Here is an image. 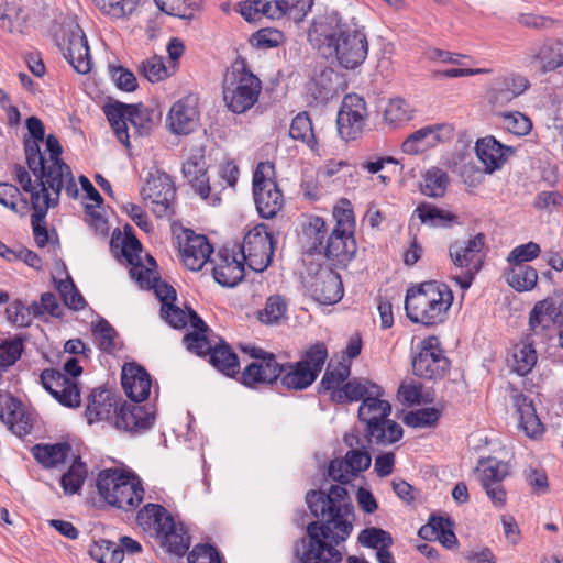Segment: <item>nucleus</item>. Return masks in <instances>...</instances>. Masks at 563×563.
<instances>
[{
	"label": "nucleus",
	"instance_id": "nucleus-58",
	"mask_svg": "<svg viewBox=\"0 0 563 563\" xmlns=\"http://www.w3.org/2000/svg\"><path fill=\"white\" fill-rule=\"evenodd\" d=\"M358 542L363 547L376 549L380 551V549L389 548L393 544L391 534L380 528H366L363 529L358 534Z\"/></svg>",
	"mask_w": 563,
	"mask_h": 563
},
{
	"label": "nucleus",
	"instance_id": "nucleus-20",
	"mask_svg": "<svg viewBox=\"0 0 563 563\" xmlns=\"http://www.w3.org/2000/svg\"><path fill=\"white\" fill-rule=\"evenodd\" d=\"M454 136V129L450 124H435L424 126L410 134L402 143L401 150L407 154H418L424 148L438 143L450 142Z\"/></svg>",
	"mask_w": 563,
	"mask_h": 563
},
{
	"label": "nucleus",
	"instance_id": "nucleus-38",
	"mask_svg": "<svg viewBox=\"0 0 563 563\" xmlns=\"http://www.w3.org/2000/svg\"><path fill=\"white\" fill-rule=\"evenodd\" d=\"M338 74L331 67H322L318 74L308 82V93L317 102H325L334 92V81Z\"/></svg>",
	"mask_w": 563,
	"mask_h": 563
},
{
	"label": "nucleus",
	"instance_id": "nucleus-30",
	"mask_svg": "<svg viewBox=\"0 0 563 563\" xmlns=\"http://www.w3.org/2000/svg\"><path fill=\"white\" fill-rule=\"evenodd\" d=\"M475 150L487 173L499 169L512 153V147L503 145L494 136L478 140Z\"/></svg>",
	"mask_w": 563,
	"mask_h": 563
},
{
	"label": "nucleus",
	"instance_id": "nucleus-36",
	"mask_svg": "<svg viewBox=\"0 0 563 563\" xmlns=\"http://www.w3.org/2000/svg\"><path fill=\"white\" fill-rule=\"evenodd\" d=\"M531 64H537L542 73L563 66V42L551 41L542 44L530 55Z\"/></svg>",
	"mask_w": 563,
	"mask_h": 563
},
{
	"label": "nucleus",
	"instance_id": "nucleus-57",
	"mask_svg": "<svg viewBox=\"0 0 563 563\" xmlns=\"http://www.w3.org/2000/svg\"><path fill=\"white\" fill-rule=\"evenodd\" d=\"M86 477V465L80 461H75L60 479L65 494L71 495L77 493L81 488Z\"/></svg>",
	"mask_w": 563,
	"mask_h": 563
},
{
	"label": "nucleus",
	"instance_id": "nucleus-28",
	"mask_svg": "<svg viewBox=\"0 0 563 563\" xmlns=\"http://www.w3.org/2000/svg\"><path fill=\"white\" fill-rule=\"evenodd\" d=\"M0 419L18 437L30 434L33 422L20 401L13 397H4L0 400Z\"/></svg>",
	"mask_w": 563,
	"mask_h": 563
},
{
	"label": "nucleus",
	"instance_id": "nucleus-47",
	"mask_svg": "<svg viewBox=\"0 0 563 563\" xmlns=\"http://www.w3.org/2000/svg\"><path fill=\"white\" fill-rule=\"evenodd\" d=\"M313 5V0H277L273 4L272 19L289 15L294 21L300 22Z\"/></svg>",
	"mask_w": 563,
	"mask_h": 563
},
{
	"label": "nucleus",
	"instance_id": "nucleus-46",
	"mask_svg": "<svg viewBox=\"0 0 563 563\" xmlns=\"http://www.w3.org/2000/svg\"><path fill=\"white\" fill-rule=\"evenodd\" d=\"M413 108L404 99H391L384 109V121L393 129H397L413 118Z\"/></svg>",
	"mask_w": 563,
	"mask_h": 563
},
{
	"label": "nucleus",
	"instance_id": "nucleus-32",
	"mask_svg": "<svg viewBox=\"0 0 563 563\" xmlns=\"http://www.w3.org/2000/svg\"><path fill=\"white\" fill-rule=\"evenodd\" d=\"M325 221L320 217H310L303 224L300 233L302 250L310 255H320L328 238Z\"/></svg>",
	"mask_w": 563,
	"mask_h": 563
},
{
	"label": "nucleus",
	"instance_id": "nucleus-29",
	"mask_svg": "<svg viewBox=\"0 0 563 563\" xmlns=\"http://www.w3.org/2000/svg\"><path fill=\"white\" fill-rule=\"evenodd\" d=\"M311 292L313 298L322 305L336 303L343 296L340 275L331 269L320 272L311 285Z\"/></svg>",
	"mask_w": 563,
	"mask_h": 563
},
{
	"label": "nucleus",
	"instance_id": "nucleus-39",
	"mask_svg": "<svg viewBox=\"0 0 563 563\" xmlns=\"http://www.w3.org/2000/svg\"><path fill=\"white\" fill-rule=\"evenodd\" d=\"M71 448L68 443L36 444L32 448L35 460L44 467H55L64 464Z\"/></svg>",
	"mask_w": 563,
	"mask_h": 563
},
{
	"label": "nucleus",
	"instance_id": "nucleus-56",
	"mask_svg": "<svg viewBox=\"0 0 563 563\" xmlns=\"http://www.w3.org/2000/svg\"><path fill=\"white\" fill-rule=\"evenodd\" d=\"M499 115L503 126L517 136H525L529 134L532 129L530 118L519 111L501 112Z\"/></svg>",
	"mask_w": 563,
	"mask_h": 563
},
{
	"label": "nucleus",
	"instance_id": "nucleus-3",
	"mask_svg": "<svg viewBox=\"0 0 563 563\" xmlns=\"http://www.w3.org/2000/svg\"><path fill=\"white\" fill-rule=\"evenodd\" d=\"M452 302L453 294L445 284L427 282L407 290L405 310L411 322L434 327L445 321Z\"/></svg>",
	"mask_w": 563,
	"mask_h": 563
},
{
	"label": "nucleus",
	"instance_id": "nucleus-6",
	"mask_svg": "<svg viewBox=\"0 0 563 563\" xmlns=\"http://www.w3.org/2000/svg\"><path fill=\"white\" fill-rule=\"evenodd\" d=\"M97 488L109 505L126 511L143 500L144 489L141 483L117 470L102 471L98 476Z\"/></svg>",
	"mask_w": 563,
	"mask_h": 563
},
{
	"label": "nucleus",
	"instance_id": "nucleus-33",
	"mask_svg": "<svg viewBox=\"0 0 563 563\" xmlns=\"http://www.w3.org/2000/svg\"><path fill=\"white\" fill-rule=\"evenodd\" d=\"M538 355L530 336L515 344L507 357V365L519 376L529 374L537 364Z\"/></svg>",
	"mask_w": 563,
	"mask_h": 563
},
{
	"label": "nucleus",
	"instance_id": "nucleus-14",
	"mask_svg": "<svg viewBox=\"0 0 563 563\" xmlns=\"http://www.w3.org/2000/svg\"><path fill=\"white\" fill-rule=\"evenodd\" d=\"M207 169L205 148L201 146L191 148L188 157L183 163V175L190 187L203 200L210 206H218L221 202V198L218 194H211Z\"/></svg>",
	"mask_w": 563,
	"mask_h": 563
},
{
	"label": "nucleus",
	"instance_id": "nucleus-26",
	"mask_svg": "<svg viewBox=\"0 0 563 563\" xmlns=\"http://www.w3.org/2000/svg\"><path fill=\"white\" fill-rule=\"evenodd\" d=\"M511 400L516 409L518 429L531 439L541 435L543 433V426L537 415L532 400L518 390H514Z\"/></svg>",
	"mask_w": 563,
	"mask_h": 563
},
{
	"label": "nucleus",
	"instance_id": "nucleus-21",
	"mask_svg": "<svg viewBox=\"0 0 563 563\" xmlns=\"http://www.w3.org/2000/svg\"><path fill=\"white\" fill-rule=\"evenodd\" d=\"M213 249L205 235L185 231L179 240V252L184 265L194 272L200 271L208 262Z\"/></svg>",
	"mask_w": 563,
	"mask_h": 563
},
{
	"label": "nucleus",
	"instance_id": "nucleus-52",
	"mask_svg": "<svg viewBox=\"0 0 563 563\" xmlns=\"http://www.w3.org/2000/svg\"><path fill=\"white\" fill-rule=\"evenodd\" d=\"M200 7V0H164L157 8L166 14L180 19H191Z\"/></svg>",
	"mask_w": 563,
	"mask_h": 563
},
{
	"label": "nucleus",
	"instance_id": "nucleus-45",
	"mask_svg": "<svg viewBox=\"0 0 563 563\" xmlns=\"http://www.w3.org/2000/svg\"><path fill=\"white\" fill-rule=\"evenodd\" d=\"M159 538L168 552L179 556L184 555L190 547L187 531L183 525H177L175 521L170 523V528L168 527Z\"/></svg>",
	"mask_w": 563,
	"mask_h": 563
},
{
	"label": "nucleus",
	"instance_id": "nucleus-16",
	"mask_svg": "<svg viewBox=\"0 0 563 563\" xmlns=\"http://www.w3.org/2000/svg\"><path fill=\"white\" fill-rule=\"evenodd\" d=\"M529 87L527 77L516 73L503 74L492 79L486 100L493 108H503L523 95Z\"/></svg>",
	"mask_w": 563,
	"mask_h": 563
},
{
	"label": "nucleus",
	"instance_id": "nucleus-9",
	"mask_svg": "<svg viewBox=\"0 0 563 563\" xmlns=\"http://www.w3.org/2000/svg\"><path fill=\"white\" fill-rule=\"evenodd\" d=\"M484 245L485 235L478 233L467 241H455L449 246V255L453 265L462 269V273L455 275L453 280L464 290L471 287L475 275L482 268Z\"/></svg>",
	"mask_w": 563,
	"mask_h": 563
},
{
	"label": "nucleus",
	"instance_id": "nucleus-35",
	"mask_svg": "<svg viewBox=\"0 0 563 563\" xmlns=\"http://www.w3.org/2000/svg\"><path fill=\"white\" fill-rule=\"evenodd\" d=\"M30 194V203L33 209L31 216V223L33 228V234L36 244L40 247L46 245L48 241V233L45 225V218L48 209L56 207L55 196L53 198L47 197L46 200H41L37 192Z\"/></svg>",
	"mask_w": 563,
	"mask_h": 563
},
{
	"label": "nucleus",
	"instance_id": "nucleus-12",
	"mask_svg": "<svg viewBox=\"0 0 563 563\" xmlns=\"http://www.w3.org/2000/svg\"><path fill=\"white\" fill-rule=\"evenodd\" d=\"M450 368L438 338L429 336L421 341L419 352L412 358V371L416 376L426 379L442 378Z\"/></svg>",
	"mask_w": 563,
	"mask_h": 563
},
{
	"label": "nucleus",
	"instance_id": "nucleus-63",
	"mask_svg": "<svg viewBox=\"0 0 563 563\" xmlns=\"http://www.w3.org/2000/svg\"><path fill=\"white\" fill-rule=\"evenodd\" d=\"M333 218L335 219V227L333 230H339L353 234L355 220L351 202L346 199H341L333 208Z\"/></svg>",
	"mask_w": 563,
	"mask_h": 563
},
{
	"label": "nucleus",
	"instance_id": "nucleus-54",
	"mask_svg": "<svg viewBox=\"0 0 563 563\" xmlns=\"http://www.w3.org/2000/svg\"><path fill=\"white\" fill-rule=\"evenodd\" d=\"M422 192L426 196L442 197L446 189L448 175L440 168H431L424 174Z\"/></svg>",
	"mask_w": 563,
	"mask_h": 563
},
{
	"label": "nucleus",
	"instance_id": "nucleus-2",
	"mask_svg": "<svg viewBox=\"0 0 563 563\" xmlns=\"http://www.w3.org/2000/svg\"><path fill=\"white\" fill-rule=\"evenodd\" d=\"M319 53L345 69L361 66L368 54V42L362 30L335 21L329 32L318 38Z\"/></svg>",
	"mask_w": 563,
	"mask_h": 563
},
{
	"label": "nucleus",
	"instance_id": "nucleus-62",
	"mask_svg": "<svg viewBox=\"0 0 563 563\" xmlns=\"http://www.w3.org/2000/svg\"><path fill=\"white\" fill-rule=\"evenodd\" d=\"M441 417V411L437 408H422L410 411L404 418L407 426L412 428H430L433 427Z\"/></svg>",
	"mask_w": 563,
	"mask_h": 563
},
{
	"label": "nucleus",
	"instance_id": "nucleus-61",
	"mask_svg": "<svg viewBox=\"0 0 563 563\" xmlns=\"http://www.w3.org/2000/svg\"><path fill=\"white\" fill-rule=\"evenodd\" d=\"M29 314L33 317H42L48 313L52 317L58 318L62 316L63 308L60 307L57 297L52 292H44L41 296V301H33L27 307Z\"/></svg>",
	"mask_w": 563,
	"mask_h": 563
},
{
	"label": "nucleus",
	"instance_id": "nucleus-7",
	"mask_svg": "<svg viewBox=\"0 0 563 563\" xmlns=\"http://www.w3.org/2000/svg\"><path fill=\"white\" fill-rule=\"evenodd\" d=\"M327 357V346L323 343H317L306 351L300 361L280 364L278 379L287 389L303 390L317 379Z\"/></svg>",
	"mask_w": 563,
	"mask_h": 563
},
{
	"label": "nucleus",
	"instance_id": "nucleus-1",
	"mask_svg": "<svg viewBox=\"0 0 563 563\" xmlns=\"http://www.w3.org/2000/svg\"><path fill=\"white\" fill-rule=\"evenodd\" d=\"M306 503L316 521L307 526V538L296 549L300 563H340L336 547L353 531L354 506L346 488L331 485L328 490H309Z\"/></svg>",
	"mask_w": 563,
	"mask_h": 563
},
{
	"label": "nucleus",
	"instance_id": "nucleus-37",
	"mask_svg": "<svg viewBox=\"0 0 563 563\" xmlns=\"http://www.w3.org/2000/svg\"><path fill=\"white\" fill-rule=\"evenodd\" d=\"M129 111H133L130 104L121 102L111 103L104 107L107 119L113 129L118 140L126 147L130 146V135L128 132Z\"/></svg>",
	"mask_w": 563,
	"mask_h": 563
},
{
	"label": "nucleus",
	"instance_id": "nucleus-15",
	"mask_svg": "<svg viewBox=\"0 0 563 563\" xmlns=\"http://www.w3.org/2000/svg\"><path fill=\"white\" fill-rule=\"evenodd\" d=\"M366 119L367 110L364 99L355 93L346 95L336 118L339 134L346 141L357 139L363 132Z\"/></svg>",
	"mask_w": 563,
	"mask_h": 563
},
{
	"label": "nucleus",
	"instance_id": "nucleus-44",
	"mask_svg": "<svg viewBox=\"0 0 563 563\" xmlns=\"http://www.w3.org/2000/svg\"><path fill=\"white\" fill-rule=\"evenodd\" d=\"M40 142L41 141L37 140H24L26 163L35 177V181L33 184L41 183V180H43L47 174L48 163L47 158L41 152Z\"/></svg>",
	"mask_w": 563,
	"mask_h": 563
},
{
	"label": "nucleus",
	"instance_id": "nucleus-53",
	"mask_svg": "<svg viewBox=\"0 0 563 563\" xmlns=\"http://www.w3.org/2000/svg\"><path fill=\"white\" fill-rule=\"evenodd\" d=\"M95 5L106 15L120 19L131 14L140 0H92Z\"/></svg>",
	"mask_w": 563,
	"mask_h": 563
},
{
	"label": "nucleus",
	"instance_id": "nucleus-55",
	"mask_svg": "<svg viewBox=\"0 0 563 563\" xmlns=\"http://www.w3.org/2000/svg\"><path fill=\"white\" fill-rule=\"evenodd\" d=\"M90 555L100 563H121L123 550L109 540H101L90 549Z\"/></svg>",
	"mask_w": 563,
	"mask_h": 563
},
{
	"label": "nucleus",
	"instance_id": "nucleus-27",
	"mask_svg": "<svg viewBox=\"0 0 563 563\" xmlns=\"http://www.w3.org/2000/svg\"><path fill=\"white\" fill-rule=\"evenodd\" d=\"M121 384L126 396L134 402L145 400L151 390V377L140 365L126 364L122 368Z\"/></svg>",
	"mask_w": 563,
	"mask_h": 563
},
{
	"label": "nucleus",
	"instance_id": "nucleus-4",
	"mask_svg": "<svg viewBox=\"0 0 563 563\" xmlns=\"http://www.w3.org/2000/svg\"><path fill=\"white\" fill-rule=\"evenodd\" d=\"M384 391L378 387L369 391L358 408V418L366 424L365 432L369 441L379 445H388L402 438L404 430L399 423L389 420L391 405L383 399Z\"/></svg>",
	"mask_w": 563,
	"mask_h": 563
},
{
	"label": "nucleus",
	"instance_id": "nucleus-17",
	"mask_svg": "<svg viewBox=\"0 0 563 563\" xmlns=\"http://www.w3.org/2000/svg\"><path fill=\"white\" fill-rule=\"evenodd\" d=\"M142 194L143 199L158 218L174 214L173 203L176 190L172 179L167 175H158L147 179Z\"/></svg>",
	"mask_w": 563,
	"mask_h": 563
},
{
	"label": "nucleus",
	"instance_id": "nucleus-51",
	"mask_svg": "<svg viewBox=\"0 0 563 563\" xmlns=\"http://www.w3.org/2000/svg\"><path fill=\"white\" fill-rule=\"evenodd\" d=\"M140 71L148 81L158 82L175 74L176 64L166 66L163 57L155 55L141 63Z\"/></svg>",
	"mask_w": 563,
	"mask_h": 563
},
{
	"label": "nucleus",
	"instance_id": "nucleus-59",
	"mask_svg": "<svg viewBox=\"0 0 563 563\" xmlns=\"http://www.w3.org/2000/svg\"><path fill=\"white\" fill-rule=\"evenodd\" d=\"M351 364L349 362H340L338 365H328L327 371L322 377L321 386L325 390H336L341 388V384L350 376Z\"/></svg>",
	"mask_w": 563,
	"mask_h": 563
},
{
	"label": "nucleus",
	"instance_id": "nucleus-60",
	"mask_svg": "<svg viewBox=\"0 0 563 563\" xmlns=\"http://www.w3.org/2000/svg\"><path fill=\"white\" fill-rule=\"evenodd\" d=\"M273 4L265 0H244L239 3V12L247 22H254L266 15L272 18Z\"/></svg>",
	"mask_w": 563,
	"mask_h": 563
},
{
	"label": "nucleus",
	"instance_id": "nucleus-5",
	"mask_svg": "<svg viewBox=\"0 0 563 563\" xmlns=\"http://www.w3.org/2000/svg\"><path fill=\"white\" fill-rule=\"evenodd\" d=\"M262 82L247 69L244 60H235L223 79V101L233 113H244L258 100Z\"/></svg>",
	"mask_w": 563,
	"mask_h": 563
},
{
	"label": "nucleus",
	"instance_id": "nucleus-31",
	"mask_svg": "<svg viewBox=\"0 0 563 563\" xmlns=\"http://www.w3.org/2000/svg\"><path fill=\"white\" fill-rule=\"evenodd\" d=\"M117 406L118 400L110 389H95L88 397L85 411L88 423L92 424L98 421L108 420Z\"/></svg>",
	"mask_w": 563,
	"mask_h": 563
},
{
	"label": "nucleus",
	"instance_id": "nucleus-13",
	"mask_svg": "<svg viewBox=\"0 0 563 563\" xmlns=\"http://www.w3.org/2000/svg\"><path fill=\"white\" fill-rule=\"evenodd\" d=\"M244 352L254 358L242 373V383L247 387L257 384H273L280 376V363L273 353L261 347L245 346Z\"/></svg>",
	"mask_w": 563,
	"mask_h": 563
},
{
	"label": "nucleus",
	"instance_id": "nucleus-19",
	"mask_svg": "<svg viewBox=\"0 0 563 563\" xmlns=\"http://www.w3.org/2000/svg\"><path fill=\"white\" fill-rule=\"evenodd\" d=\"M43 387L63 406L76 408L80 405V390L73 378L58 369H44L40 376Z\"/></svg>",
	"mask_w": 563,
	"mask_h": 563
},
{
	"label": "nucleus",
	"instance_id": "nucleus-18",
	"mask_svg": "<svg viewBox=\"0 0 563 563\" xmlns=\"http://www.w3.org/2000/svg\"><path fill=\"white\" fill-rule=\"evenodd\" d=\"M166 124L174 134L194 132L199 124L198 97L188 95L176 101L167 114Z\"/></svg>",
	"mask_w": 563,
	"mask_h": 563
},
{
	"label": "nucleus",
	"instance_id": "nucleus-10",
	"mask_svg": "<svg viewBox=\"0 0 563 563\" xmlns=\"http://www.w3.org/2000/svg\"><path fill=\"white\" fill-rule=\"evenodd\" d=\"M274 165L262 162L253 175V195L256 209L262 218H274L284 206V196L273 180Z\"/></svg>",
	"mask_w": 563,
	"mask_h": 563
},
{
	"label": "nucleus",
	"instance_id": "nucleus-64",
	"mask_svg": "<svg viewBox=\"0 0 563 563\" xmlns=\"http://www.w3.org/2000/svg\"><path fill=\"white\" fill-rule=\"evenodd\" d=\"M0 203L14 211L27 209V200L20 189L8 183H0Z\"/></svg>",
	"mask_w": 563,
	"mask_h": 563
},
{
	"label": "nucleus",
	"instance_id": "nucleus-50",
	"mask_svg": "<svg viewBox=\"0 0 563 563\" xmlns=\"http://www.w3.org/2000/svg\"><path fill=\"white\" fill-rule=\"evenodd\" d=\"M537 269L528 265H512L507 274L508 284L517 291H527L536 287Z\"/></svg>",
	"mask_w": 563,
	"mask_h": 563
},
{
	"label": "nucleus",
	"instance_id": "nucleus-43",
	"mask_svg": "<svg viewBox=\"0 0 563 563\" xmlns=\"http://www.w3.org/2000/svg\"><path fill=\"white\" fill-rule=\"evenodd\" d=\"M288 302L280 295H272L265 306L258 311V320L264 324H280L287 320Z\"/></svg>",
	"mask_w": 563,
	"mask_h": 563
},
{
	"label": "nucleus",
	"instance_id": "nucleus-8",
	"mask_svg": "<svg viewBox=\"0 0 563 563\" xmlns=\"http://www.w3.org/2000/svg\"><path fill=\"white\" fill-rule=\"evenodd\" d=\"M15 179L25 192H37L41 200L54 196L56 206L59 202L60 191L64 188L71 198H77L78 188L69 166L55 167L47 172L46 177L41 183L33 184L30 173L20 165L14 166Z\"/></svg>",
	"mask_w": 563,
	"mask_h": 563
},
{
	"label": "nucleus",
	"instance_id": "nucleus-24",
	"mask_svg": "<svg viewBox=\"0 0 563 563\" xmlns=\"http://www.w3.org/2000/svg\"><path fill=\"white\" fill-rule=\"evenodd\" d=\"M214 280L224 287L236 286L244 277V262L238 258L235 251H219L212 268Z\"/></svg>",
	"mask_w": 563,
	"mask_h": 563
},
{
	"label": "nucleus",
	"instance_id": "nucleus-42",
	"mask_svg": "<svg viewBox=\"0 0 563 563\" xmlns=\"http://www.w3.org/2000/svg\"><path fill=\"white\" fill-rule=\"evenodd\" d=\"M560 311L556 310V305L552 299H545L534 305L530 312L529 324L533 331L538 327L545 329L551 323H561Z\"/></svg>",
	"mask_w": 563,
	"mask_h": 563
},
{
	"label": "nucleus",
	"instance_id": "nucleus-23",
	"mask_svg": "<svg viewBox=\"0 0 563 563\" xmlns=\"http://www.w3.org/2000/svg\"><path fill=\"white\" fill-rule=\"evenodd\" d=\"M355 252L356 242L353 234L344 230H332L320 255H323L333 266H346Z\"/></svg>",
	"mask_w": 563,
	"mask_h": 563
},
{
	"label": "nucleus",
	"instance_id": "nucleus-41",
	"mask_svg": "<svg viewBox=\"0 0 563 563\" xmlns=\"http://www.w3.org/2000/svg\"><path fill=\"white\" fill-rule=\"evenodd\" d=\"M475 471L482 485L501 483L510 474V465L489 456L481 459Z\"/></svg>",
	"mask_w": 563,
	"mask_h": 563
},
{
	"label": "nucleus",
	"instance_id": "nucleus-34",
	"mask_svg": "<svg viewBox=\"0 0 563 563\" xmlns=\"http://www.w3.org/2000/svg\"><path fill=\"white\" fill-rule=\"evenodd\" d=\"M137 523L153 536L161 537L174 521L172 515L161 505L147 504L137 512Z\"/></svg>",
	"mask_w": 563,
	"mask_h": 563
},
{
	"label": "nucleus",
	"instance_id": "nucleus-25",
	"mask_svg": "<svg viewBox=\"0 0 563 563\" xmlns=\"http://www.w3.org/2000/svg\"><path fill=\"white\" fill-rule=\"evenodd\" d=\"M64 55L77 73L86 75L91 70L90 48L85 33L78 24L70 29L67 51Z\"/></svg>",
	"mask_w": 563,
	"mask_h": 563
},
{
	"label": "nucleus",
	"instance_id": "nucleus-49",
	"mask_svg": "<svg viewBox=\"0 0 563 563\" xmlns=\"http://www.w3.org/2000/svg\"><path fill=\"white\" fill-rule=\"evenodd\" d=\"M289 135L295 140L306 143L312 151H316L318 147L312 122L307 112H300L292 119Z\"/></svg>",
	"mask_w": 563,
	"mask_h": 563
},
{
	"label": "nucleus",
	"instance_id": "nucleus-11",
	"mask_svg": "<svg viewBox=\"0 0 563 563\" xmlns=\"http://www.w3.org/2000/svg\"><path fill=\"white\" fill-rule=\"evenodd\" d=\"M239 253L251 269L257 273L265 271L274 254L273 236L267 232V227L258 224L250 230L239 247Z\"/></svg>",
	"mask_w": 563,
	"mask_h": 563
},
{
	"label": "nucleus",
	"instance_id": "nucleus-40",
	"mask_svg": "<svg viewBox=\"0 0 563 563\" xmlns=\"http://www.w3.org/2000/svg\"><path fill=\"white\" fill-rule=\"evenodd\" d=\"M374 387H378V385L366 379H352L341 388L333 390L331 399L338 404L363 401V399L369 396V391L374 390Z\"/></svg>",
	"mask_w": 563,
	"mask_h": 563
},
{
	"label": "nucleus",
	"instance_id": "nucleus-22",
	"mask_svg": "<svg viewBox=\"0 0 563 563\" xmlns=\"http://www.w3.org/2000/svg\"><path fill=\"white\" fill-rule=\"evenodd\" d=\"M154 421V415L144 406L123 402L114 409L113 424L117 429L130 433L147 430Z\"/></svg>",
	"mask_w": 563,
	"mask_h": 563
},
{
	"label": "nucleus",
	"instance_id": "nucleus-48",
	"mask_svg": "<svg viewBox=\"0 0 563 563\" xmlns=\"http://www.w3.org/2000/svg\"><path fill=\"white\" fill-rule=\"evenodd\" d=\"M208 354L210 356V363L223 374L233 376L239 373L238 356L231 351L229 345L221 344L212 346Z\"/></svg>",
	"mask_w": 563,
	"mask_h": 563
}]
</instances>
